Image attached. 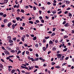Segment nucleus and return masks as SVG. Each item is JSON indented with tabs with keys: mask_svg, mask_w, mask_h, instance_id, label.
<instances>
[{
	"mask_svg": "<svg viewBox=\"0 0 74 74\" xmlns=\"http://www.w3.org/2000/svg\"><path fill=\"white\" fill-rule=\"evenodd\" d=\"M4 52L5 55H10V52H9L8 51L6 50V51H4Z\"/></svg>",
	"mask_w": 74,
	"mask_h": 74,
	"instance_id": "f257e3e1",
	"label": "nucleus"
},
{
	"mask_svg": "<svg viewBox=\"0 0 74 74\" xmlns=\"http://www.w3.org/2000/svg\"><path fill=\"white\" fill-rule=\"evenodd\" d=\"M57 56V58L58 59H60L61 58V54H58L56 55Z\"/></svg>",
	"mask_w": 74,
	"mask_h": 74,
	"instance_id": "f03ea898",
	"label": "nucleus"
},
{
	"mask_svg": "<svg viewBox=\"0 0 74 74\" xmlns=\"http://www.w3.org/2000/svg\"><path fill=\"white\" fill-rule=\"evenodd\" d=\"M64 26H65V27H69V26H70V24L69 23H66Z\"/></svg>",
	"mask_w": 74,
	"mask_h": 74,
	"instance_id": "7ed1b4c3",
	"label": "nucleus"
},
{
	"mask_svg": "<svg viewBox=\"0 0 74 74\" xmlns=\"http://www.w3.org/2000/svg\"><path fill=\"white\" fill-rule=\"evenodd\" d=\"M11 25H12V23H11V22H10L8 23L7 26L8 27H10Z\"/></svg>",
	"mask_w": 74,
	"mask_h": 74,
	"instance_id": "20e7f679",
	"label": "nucleus"
},
{
	"mask_svg": "<svg viewBox=\"0 0 74 74\" xmlns=\"http://www.w3.org/2000/svg\"><path fill=\"white\" fill-rule=\"evenodd\" d=\"M8 22V20L7 19H5L4 20L3 22L5 23H7Z\"/></svg>",
	"mask_w": 74,
	"mask_h": 74,
	"instance_id": "39448f33",
	"label": "nucleus"
},
{
	"mask_svg": "<svg viewBox=\"0 0 74 74\" xmlns=\"http://www.w3.org/2000/svg\"><path fill=\"white\" fill-rule=\"evenodd\" d=\"M64 56H62V57L60 58V60H63V59H64Z\"/></svg>",
	"mask_w": 74,
	"mask_h": 74,
	"instance_id": "423d86ee",
	"label": "nucleus"
},
{
	"mask_svg": "<svg viewBox=\"0 0 74 74\" xmlns=\"http://www.w3.org/2000/svg\"><path fill=\"white\" fill-rule=\"evenodd\" d=\"M34 68V67L33 66H31V67L30 66H29V70H31V69H33Z\"/></svg>",
	"mask_w": 74,
	"mask_h": 74,
	"instance_id": "0eeeda50",
	"label": "nucleus"
},
{
	"mask_svg": "<svg viewBox=\"0 0 74 74\" xmlns=\"http://www.w3.org/2000/svg\"><path fill=\"white\" fill-rule=\"evenodd\" d=\"M0 67L1 68V69H4V67H3V66L1 64H0Z\"/></svg>",
	"mask_w": 74,
	"mask_h": 74,
	"instance_id": "6e6552de",
	"label": "nucleus"
},
{
	"mask_svg": "<svg viewBox=\"0 0 74 74\" xmlns=\"http://www.w3.org/2000/svg\"><path fill=\"white\" fill-rule=\"evenodd\" d=\"M6 48H7V49L8 50V51H10L11 49V48H10V47L9 46L7 47Z\"/></svg>",
	"mask_w": 74,
	"mask_h": 74,
	"instance_id": "1a4fd4ad",
	"label": "nucleus"
},
{
	"mask_svg": "<svg viewBox=\"0 0 74 74\" xmlns=\"http://www.w3.org/2000/svg\"><path fill=\"white\" fill-rule=\"evenodd\" d=\"M12 28L13 29H14V28L15 27V26L14 25V24H13L12 25Z\"/></svg>",
	"mask_w": 74,
	"mask_h": 74,
	"instance_id": "9d476101",
	"label": "nucleus"
},
{
	"mask_svg": "<svg viewBox=\"0 0 74 74\" xmlns=\"http://www.w3.org/2000/svg\"><path fill=\"white\" fill-rule=\"evenodd\" d=\"M8 39L9 40H11V36H9L8 37Z\"/></svg>",
	"mask_w": 74,
	"mask_h": 74,
	"instance_id": "9b49d317",
	"label": "nucleus"
},
{
	"mask_svg": "<svg viewBox=\"0 0 74 74\" xmlns=\"http://www.w3.org/2000/svg\"><path fill=\"white\" fill-rule=\"evenodd\" d=\"M67 49H68V48H66L63 49V51L64 52H66V51L67 50Z\"/></svg>",
	"mask_w": 74,
	"mask_h": 74,
	"instance_id": "f8f14e48",
	"label": "nucleus"
},
{
	"mask_svg": "<svg viewBox=\"0 0 74 74\" xmlns=\"http://www.w3.org/2000/svg\"><path fill=\"white\" fill-rule=\"evenodd\" d=\"M15 69L12 70L11 71L12 73H14L15 72Z\"/></svg>",
	"mask_w": 74,
	"mask_h": 74,
	"instance_id": "ddd939ff",
	"label": "nucleus"
},
{
	"mask_svg": "<svg viewBox=\"0 0 74 74\" xmlns=\"http://www.w3.org/2000/svg\"><path fill=\"white\" fill-rule=\"evenodd\" d=\"M49 44H53V42L52 40H50L49 42Z\"/></svg>",
	"mask_w": 74,
	"mask_h": 74,
	"instance_id": "4468645a",
	"label": "nucleus"
},
{
	"mask_svg": "<svg viewBox=\"0 0 74 74\" xmlns=\"http://www.w3.org/2000/svg\"><path fill=\"white\" fill-rule=\"evenodd\" d=\"M19 8V7H18V6H17V5H16L14 6V8Z\"/></svg>",
	"mask_w": 74,
	"mask_h": 74,
	"instance_id": "2eb2a0df",
	"label": "nucleus"
},
{
	"mask_svg": "<svg viewBox=\"0 0 74 74\" xmlns=\"http://www.w3.org/2000/svg\"><path fill=\"white\" fill-rule=\"evenodd\" d=\"M56 34H55V33L53 32L51 34V36H55Z\"/></svg>",
	"mask_w": 74,
	"mask_h": 74,
	"instance_id": "dca6fc26",
	"label": "nucleus"
},
{
	"mask_svg": "<svg viewBox=\"0 0 74 74\" xmlns=\"http://www.w3.org/2000/svg\"><path fill=\"white\" fill-rule=\"evenodd\" d=\"M56 68H57V69H60V66H56L55 67Z\"/></svg>",
	"mask_w": 74,
	"mask_h": 74,
	"instance_id": "f3484780",
	"label": "nucleus"
},
{
	"mask_svg": "<svg viewBox=\"0 0 74 74\" xmlns=\"http://www.w3.org/2000/svg\"><path fill=\"white\" fill-rule=\"evenodd\" d=\"M35 46L36 48H38V45L37 43L36 44Z\"/></svg>",
	"mask_w": 74,
	"mask_h": 74,
	"instance_id": "a211bd4d",
	"label": "nucleus"
},
{
	"mask_svg": "<svg viewBox=\"0 0 74 74\" xmlns=\"http://www.w3.org/2000/svg\"><path fill=\"white\" fill-rule=\"evenodd\" d=\"M10 52H12V53H15V51L14 50H12L10 51Z\"/></svg>",
	"mask_w": 74,
	"mask_h": 74,
	"instance_id": "6ab92c4d",
	"label": "nucleus"
},
{
	"mask_svg": "<svg viewBox=\"0 0 74 74\" xmlns=\"http://www.w3.org/2000/svg\"><path fill=\"white\" fill-rule=\"evenodd\" d=\"M66 4H69V3H70V1H66Z\"/></svg>",
	"mask_w": 74,
	"mask_h": 74,
	"instance_id": "aec40b11",
	"label": "nucleus"
},
{
	"mask_svg": "<svg viewBox=\"0 0 74 74\" xmlns=\"http://www.w3.org/2000/svg\"><path fill=\"white\" fill-rule=\"evenodd\" d=\"M8 0H4V3H7V2H8Z\"/></svg>",
	"mask_w": 74,
	"mask_h": 74,
	"instance_id": "412c9836",
	"label": "nucleus"
},
{
	"mask_svg": "<svg viewBox=\"0 0 74 74\" xmlns=\"http://www.w3.org/2000/svg\"><path fill=\"white\" fill-rule=\"evenodd\" d=\"M69 16H72V14L71 13H69Z\"/></svg>",
	"mask_w": 74,
	"mask_h": 74,
	"instance_id": "4be33fe9",
	"label": "nucleus"
},
{
	"mask_svg": "<svg viewBox=\"0 0 74 74\" xmlns=\"http://www.w3.org/2000/svg\"><path fill=\"white\" fill-rule=\"evenodd\" d=\"M16 20L18 21H19V19H20V17H16Z\"/></svg>",
	"mask_w": 74,
	"mask_h": 74,
	"instance_id": "5701e85b",
	"label": "nucleus"
},
{
	"mask_svg": "<svg viewBox=\"0 0 74 74\" xmlns=\"http://www.w3.org/2000/svg\"><path fill=\"white\" fill-rule=\"evenodd\" d=\"M38 60V58H36L34 60V61H37V60Z\"/></svg>",
	"mask_w": 74,
	"mask_h": 74,
	"instance_id": "b1692460",
	"label": "nucleus"
},
{
	"mask_svg": "<svg viewBox=\"0 0 74 74\" xmlns=\"http://www.w3.org/2000/svg\"><path fill=\"white\" fill-rule=\"evenodd\" d=\"M43 49L44 51H45L46 50V48H45V47H44L43 48Z\"/></svg>",
	"mask_w": 74,
	"mask_h": 74,
	"instance_id": "393cba45",
	"label": "nucleus"
},
{
	"mask_svg": "<svg viewBox=\"0 0 74 74\" xmlns=\"http://www.w3.org/2000/svg\"><path fill=\"white\" fill-rule=\"evenodd\" d=\"M29 23H31V24H33V22L32 21H29Z\"/></svg>",
	"mask_w": 74,
	"mask_h": 74,
	"instance_id": "a878e982",
	"label": "nucleus"
},
{
	"mask_svg": "<svg viewBox=\"0 0 74 74\" xmlns=\"http://www.w3.org/2000/svg\"><path fill=\"white\" fill-rule=\"evenodd\" d=\"M37 39V37L36 36H35V37H34L33 38V40H36Z\"/></svg>",
	"mask_w": 74,
	"mask_h": 74,
	"instance_id": "bb28decb",
	"label": "nucleus"
},
{
	"mask_svg": "<svg viewBox=\"0 0 74 74\" xmlns=\"http://www.w3.org/2000/svg\"><path fill=\"white\" fill-rule=\"evenodd\" d=\"M9 42H10V43L13 42V40H9Z\"/></svg>",
	"mask_w": 74,
	"mask_h": 74,
	"instance_id": "cd10ccee",
	"label": "nucleus"
},
{
	"mask_svg": "<svg viewBox=\"0 0 74 74\" xmlns=\"http://www.w3.org/2000/svg\"><path fill=\"white\" fill-rule=\"evenodd\" d=\"M52 13H53V14H55V13H56V11L55 10L52 12Z\"/></svg>",
	"mask_w": 74,
	"mask_h": 74,
	"instance_id": "c85d7f7f",
	"label": "nucleus"
},
{
	"mask_svg": "<svg viewBox=\"0 0 74 74\" xmlns=\"http://www.w3.org/2000/svg\"><path fill=\"white\" fill-rule=\"evenodd\" d=\"M21 40L23 41H25V38H24V37L22 38Z\"/></svg>",
	"mask_w": 74,
	"mask_h": 74,
	"instance_id": "c756f323",
	"label": "nucleus"
},
{
	"mask_svg": "<svg viewBox=\"0 0 74 74\" xmlns=\"http://www.w3.org/2000/svg\"><path fill=\"white\" fill-rule=\"evenodd\" d=\"M49 38V36H48V37H45V39H48Z\"/></svg>",
	"mask_w": 74,
	"mask_h": 74,
	"instance_id": "7c9ffc66",
	"label": "nucleus"
},
{
	"mask_svg": "<svg viewBox=\"0 0 74 74\" xmlns=\"http://www.w3.org/2000/svg\"><path fill=\"white\" fill-rule=\"evenodd\" d=\"M3 17H6V16H7V14H3Z\"/></svg>",
	"mask_w": 74,
	"mask_h": 74,
	"instance_id": "2f4dec72",
	"label": "nucleus"
},
{
	"mask_svg": "<svg viewBox=\"0 0 74 74\" xmlns=\"http://www.w3.org/2000/svg\"><path fill=\"white\" fill-rule=\"evenodd\" d=\"M26 53L27 55H29V52L28 51H27L26 52Z\"/></svg>",
	"mask_w": 74,
	"mask_h": 74,
	"instance_id": "473e14b6",
	"label": "nucleus"
},
{
	"mask_svg": "<svg viewBox=\"0 0 74 74\" xmlns=\"http://www.w3.org/2000/svg\"><path fill=\"white\" fill-rule=\"evenodd\" d=\"M4 14V13L3 12H0V15H1V16H2V15H3Z\"/></svg>",
	"mask_w": 74,
	"mask_h": 74,
	"instance_id": "72a5a7b5",
	"label": "nucleus"
},
{
	"mask_svg": "<svg viewBox=\"0 0 74 74\" xmlns=\"http://www.w3.org/2000/svg\"><path fill=\"white\" fill-rule=\"evenodd\" d=\"M67 37H68V36H66V35H65L64 36V38H67Z\"/></svg>",
	"mask_w": 74,
	"mask_h": 74,
	"instance_id": "f704fd0d",
	"label": "nucleus"
},
{
	"mask_svg": "<svg viewBox=\"0 0 74 74\" xmlns=\"http://www.w3.org/2000/svg\"><path fill=\"white\" fill-rule=\"evenodd\" d=\"M30 60H31L32 62L34 61V60L33 58H31Z\"/></svg>",
	"mask_w": 74,
	"mask_h": 74,
	"instance_id": "c9c22d12",
	"label": "nucleus"
},
{
	"mask_svg": "<svg viewBox=\"0 0 74 74\" xmlns=\"http://www.w3.org/2000/svg\"><path fill=\"white\" fill-rule=\"evenodd\" d=\"M20 29H21V30H23L24 29V28L23 27H20Z\"/></svg>",
	"mask_w": 74,
	"mask_h": 74,
	"instance_id": "e433bc0d",
	"label": "nucleus"
},
{
	"mask_svg": "<svg viewBox=\"0 0 74 74\" xmlns=\"http://www.w3.org/2000/svg\"><path fill=\"white\" fill-rule=\"evenodd\" d=\"M21 12H23V13L25 12V11L24 10L22 9H21Z\"/></svg>",
	"mask_w": 74,
	"mask_h": 74,
	"instance_id": "4c0bfd02",
	"label": "nucleus"
},
{
	"mask_svg": "<svg viewBox=\"0 0 74 74\" xmlns=\"http://www.w3.org/2000/svg\"><path fill=\"white\" fill-rule=\"evenodd\" d=\"M13 45H14V43H11L10 44L9 46H12Z\"/></svg>",
	"mask_w": 74,
	"mask_h": 74,
	"instance_id": "58836bf2",
	"label": "nucleus"
},
{
	"mask_svg": "<svg viewBox=\"0 0 74 74\" xmlns=\"http://www.w3.org/2000/svg\"><path fill=\"white\" fill-rule=\"evenodd\" d=\"M12 22L14 23H16V21L15 20H13Z\"/></svg>",
	"mask_w": 74,
	"mask_h": 74,
	"instance_id": "ea45409f",
	"label": "nucleus"
},
{
	"mask_svg": "<svg viewBox=\"0 0 74 74\" xmlns=\"http://www.w3.org/2000/svg\"><path fill=\"white\" fill-rule=\"evenodd\" d=\"M47 33H49V34H52V32L51 31H49V32H48Z\"/></svg>",
	"mask_w": 74,
	"mask_h": 74,
	"instance_id": "a19ab883",
	"label": "nucleus"
},
{
	"mask_svg": "<svg viewBox=\"0 0 74 74\" xmlns=\"http://www.w3.org/2000/svg\"><path fill=\"white\" fill-rule=\"evenodd\" d=\"M62 11H60L58 13V14H61V13H62Z\"/></svg>",
	"mask_w": 74,
	"mask_h": 74,
	"instance_id": "79ce46f5",
	"label": "nucleus"
},
{
	"mask_svg": "<svg viewBox=\"0 0 74 74\" xmlns=\"http://www.w3.org/2000/svg\"><path fill=\"white\" fill-rule=\"evenodd\" d=\"M48 44H47L46 45V49H47V48H48Z\"/></svg>",
	"mask_w": 74,
	"mask_h": 74,
	"instance_id": "37998d69",
	"label": "nucleus"
},
{
	"mask_svg": "<svg viewBox=\"0 0 74 74\" xmlns=\"http://www.w3.org/2000/svg\"><path fill=\"white\" fill-rule=\"evenodd\" d=\"M35 68H36V69H38V68H39V67L37 66H35Z\"/></svg>",
	"mask_w": 74,
	"mask_h": 74,
	"instance_id": "c03bdc74",
	"label": "nucleus"
},
{
	"mask_svg": "<svg viewBox=\"0 0 74 74\" xmlns=\"http://www.w3.org/2000/svg\"><path fill=\"white\" fill-rule=\"evenodd\" d=\"M33 9L34 10H36V7L35 6L34 7Z\"/></svg>",
	"mask_w": 74,
	"mask_h": 74,
	"instance_id": "a18cd8bd",
	"label": "nucleus"
},
{
	"mask_svg": "<svg viewBox=\"0 0 74 74\" xmlns=\"http://www.w3.org/2000/svg\"><path fill=\"white\" fill-rule=\"evenodd\" d=\"M36 22L38 23L40 22V21L38 20H36Z\"/></svg>",
	"mask_w": 74,
	"mask_h": 74,
	"instance_id": "49530a36",
	"label": "nucleus"
},
{
	"mask_svg": "<svg viewBox=\"0 0 74 74\" xmlns=\"http://www.w3.org/2000/svg\"><path fill=\"white\" fill-rule=\"evenodd\" d=\"M66 23V21H64L63 23H62V24L63 25H64V24H65V23Z\"/></svg>",
	"mask_w": 74,
	"mask_h": 74,
	"instance_id": "de8ad7c7",
	"label": "nucleus"
},
{
	"mask_svg": "<svg viewBox=\"0 0 74 74\" xmlns=\"http://www.w3.org/2000/svg\"><path fill=\"white\" fill-rule=\"evenodd\" d=\"M41 22H42V23H44V20L43 19H42L41 21Z\"/></svg>",
	"mask_w": 74,
	"mask_h": 74,
	"instance_id": "09e8293b",
	"label": "nucleus"
},
{
	"mask_svg": "<svg viewBox=\"0 0 74 74\" xmlns=\"http://www.w3.org/2000/svg\"><path fill=\"white\" fill-rule=\"evenodd\" d=\"M30 36L31 37H34V34H31L30 35Z\"/></svg>",
	"mask_w": 74,
	"mask_h": 74,
	"instance_id": "8fccbe9b",
	"label": "nucleus"
},
{
	"mask_svg": "<svg viewBox=\"0 0 74 74\" xmlns=\"http://www.w3.org/2000/svg\"><path fill=\"white\" fill-rule=\"evenodd\" d=\"M8 69H10V68H12V67L11 66H8Z\"/></svg>",
	"mask_w": 74,
	"mask_h": 74,
	"instance_id": "3c124183",
	"label": "nucleus"
},
{
	"mask_svg": "<svg viewBox=\"0 0 74 74\" xmlns=\"http://www.w3.org/2000/svg\"><path fill=\"white\" fill-rule=\"evenodd\" d=\"M25 51H24L22 53V55H25Z\"/></svg>",
	"mask_w": 74,
	"mask_h": 74,
	"instance_id": "603ef678",
	"label": "nucleus"
},
{
	"mask_svg": "<svg viewBox=\"0 0 74 74\" xmlns=\"http://www.w3.org/2000/svg\"><path fill=\"white\" fill-rule=\"evenodd\" d=\"M29 51H33V49H32L30 48L29 49Z\"/></svg>",
	"mask_w": 74,
	"mask_h": 74,
	"instance_id": "864d4df0",
	"label": "nucleus"
},
{
	"mask_svg": "<svg viewBox=\"0 0 74 74\" xmlns=\"http://www.w3.org/2000/svg\"><path fill=\"white\" fill-rule=\"evenodd\" d=\"M70 9H71V8L69 7L66 8V10H70Z\"/></svg>",
	"mask_w": 74,
	"mask_h": 74,
	"instance_id": "5fc2aeb1",
	"label": "nucleus"
},
{
	"mask_svg": "<svg viewBox=\"0 0 74 74\" xmlns=\"http://www.w3.org/2000/svg\"><path fill=\"white\" fill-rule=\"evenodd\" d=\"M9 61L11 62H13V61L11 60V59H9Z\"/></svg>",
	"mask_w": 74,
	"mask_h": 74,
	"instance_id": "6e6d98bb",
	"label": "nucleus"
},
{
	"mask_svg": "<svg viewBox=\"0 0 74 74\" xmlns=\"http://www.w3.org/2000/svg\"><path fill=\"white\" fill-rule=\"evenodd\" d=\"M9 58H13L14 57V56H9Z\"/></svg>",
	"mask_w": 74,
	"mask_h": 74,
	"instance_id": "4d7b16f0",
	"label": "nucleus"
},
{
	"mask_svg": "<svg viewBox=\"0 0 74 74\" xmlns=\"http://www.w3.org/2000/svg\"><path fill=\"white\" fill-rule=\"evenodd\" d=\"M2 48V49H3V50H4V49H5V48H4V47H1Z\"/></svg>",
	"mask_w": 74,
	"mask_h": 74,
	"instance_id": "13d9d810",
	"label": "nucleus"
},
{
	"mask_svg": "<svg viewBox=\"0 0 74 74\" xmlns=\"http://www.w3.org/2000/svg\"><path fill=\"white\" fill-rule=\"evenodd\" d=\"M24 69H27V70H29V68L27 67H25Z\"/></svg>",
	"mask_w": 74,
	"mask_h": 74,
	"instance_id": "bf43d9fd",
	"label": "nucleus"
},
{
	"mask_svg": "<svg viewBox=\"0 0 74 74\" xmlns=\"http://www.w3.org/2000/svg\"><path fill=\"white\" fill-rule=\"evenodd\" d=\"M47 4L48 5H50V4H51V3L49 2H48L47 3Z\"/></svg>",
	"mask_w": 74,
	"mask_h": 74,
	"instance_id": "052dcab7",
	"label": "nucleus"
},
{
	"mask_svg": "<svg viewBox=\"0 0 74 74\" xmlns=\"http://www.w3.org/2000/svg\"><path fill=\"white\" fill-rule=\"evenodd\" d=\"M8 70L10 72L11 71V69L10 68H8Z\"/></svg>",
	"mask_w": 74,
	"mask_h": 74,
	"instance_id": "680f3d73",
	"label": "nucleus"
},
{
	"mask_svg": "<svg viewBox=\"0 0 74 74\" xmlns=\"http://www.w3.org/2000/svg\"><path fill=\"white\" fill-rule=\"evenodd\" d=\"M42 12L41 10L39 11V13L40 14H41V13Z\"/></svg>",
	"mask_w": 74,
	"mask_h": 74,
	"instance_id": "e2e57ef3",
	"label": "nucleus"
},
{
	"mask_svg": "<svg viewBox=\"0 0 74 74\" xmlns=\"http://www.w3.org/2000/svg\"><path fill=\"white\" fill-rule=\"evenodd\" d=\"M55 64V63L54 62H52L51 63L52 65H53L54 64Z\"/></svg>",
	"mask_w": 74,
	"mask_h": 74,
	"instance_id": "0e129e2a",
	"label": "nucleus"
},
{
	"mask_svg": "<svg viewBox=\"0 0 74 74\" xmlns=\"http://www.w3.org/2000/svg\"><path fill=\"white\" fill-rule=\"evenodd\" d=\"M37 71V69H35L34 71V73H35V72H36Z\"/></svg>",
	"mask_w": 74,
	"mask_h": 74,
	"instance_id": "69168bd1",
	"label": "nucleus"
},
{
	"mask_svg": "<svg viewBox=\"0 0 74 74\" xmlns=\"http://www.w3.org/2000/svg\"><path fill=\"white\" fill-rule=\"evenodd\" d=\"M55 29H56V28H53V32H54V31H55Z\"/></svg>",
	"mask_w": 74,
	"mask_h": 74,
	"instance_id": "338daca9",
	"label": "nucleus"
},
{
	"mask_svg": "<svg viewBox=\"0 0 74 74\" xmlns=\"http://www.w3.org/2000/svg\"><path fill=\"white\" fill-rule=\"evenodd\" d=\"M65 7V5H62V8H64Z\"/></svg>",
	"mask_w": 74,
	"mask_h": 74,
	"instance_id": "774afa93",
	"label": "nucleus"
}]
</instances>
